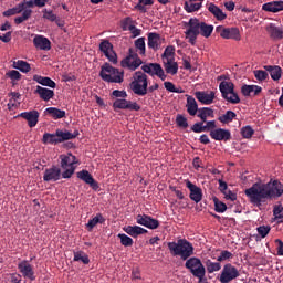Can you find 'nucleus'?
<instances>
[{
  "mask_svg": "<svg viewBox=\"0 0 283 283\" xmlns=\"http://www.w3.org/2000/svg\"><path fill=\"white\" fill-rule=\"evenodd\" d=\"M206 125H203V132H213L216 129V120H207L206 119Z\"/></svg>",
  "mask_w": 283,
  "mask_h": 283,
  "instance_id": "nucleus-60",
  "label": "nucleus"
},
{
  "mask_svg": "<svg viewBox=\"0 0 283 283\" xmlns=\"http://www.w3.org/2000/svg\"><path fill=\"white\" fill-rule=\"evenodd\" d=\"M144 74H149V76H158L160 81H167V74L159 63H148L142 66Z\"/></svg>",
  "mask_w": 283,
  "mask_h": 283,
  "instance_id": "nucleus-11",
  "label": "nucleus"
},
{
  "mask_svg": "<svg viewBox=\"0 0 283 283\" xmlns=\"http://www.w3.org/2000/svg\"><path fill=\"white\" fill-rule=\"evenodd\" d=\"M30 17H32V11L30 9H25L23 12H22V15L20 17H17L14 19V23L17 25H20V23H23V21H28V19H30Z\"/></svg>",
  "mask_w": 283,
  "mask_h": 283,
  "instance_id": "nucleus-44",
  "label": "nucleus"
},
{
  "mask_svg": "<svg viewBox=\"0 0 283 283\" xmlns=\"http://www.w3.org/2000/svg\"><path fill=\"white\" fill-rule=\"evenodd\" d=\"M240 275V271L238 268H235L231 263H227L223 265V269L219 275V282L220 283H229L233 282V280H238V276Z\"/></svg>",
  "mask_w": 283,
  "mask_h": 283,
  "instance_id": "nucleus-10",
  "label": "nucleus"
},
{
  "mask_svg": "<svg viewBox=\"0 0 283 283\" xmlns=\"http://www.w3.org/2000/svg\"><path fill=\"white\" fill-rule=\"evenodd\" d=\"M186 107L190 116H196V114H198V112L200 111V108H198V102H196V98L191 95L187 96Z\"/></svg>",
  "mask_w": 283,
  "mask_h": 283,
  "instance_id": "nucleus-31",
  "label": "nucleus"
},
{
  "mask_svg": "<svg viewBox=\"0 0 283 283\" xmlns=\"http://www.w3.org/2000/svg\"><path fill=\"white\" fill-rule=\"evenodd\" d=\"M191 132H193L195 134H202V132H205V122H199V123H195L191 126Z\"/></svg>",
  "mask_w": 283,
  "mask_h": 283,
  "instance_id": "nucleus-54",
  "label": "nucleus"
},
{
  "mask_svg": "<svg viewBox=\"0 0 283 283\" xmlns=\"http://www.w3.org/2000/svg\"><path fill=\"white\" fill-rule=\"evenodd\" d=\"M187 27L185 34L190 45H196V41L200 35L209 39L213 34V24H207V22L199 21L197 18H190Z\"/></svg>",
  "mask_w": 283,
  "mask_h": 283,
  "instance_id": "nucleus-2",
  "label": "nucleus"
},
{
  "mask_svg": "<svg viewBox=\"0 0 283 283\" xmlns=\"http://www.w3.org/2000/svg\"><path fill=\"white\" fill-rule=\"evenodd\" d=\"M283 207L282 205L275 206L273 208V216L276 218V220H283Z\"/></svg>",
  "mask_w": 283,
  "mask_h": 283,
  "instance_id": "nucleus-58",
  "label": "nucleus"
},
{
  "mask_svg": "<svg viewBox=\"0 0 283 283\" xmlns=\"http://www.w3.org/2000/svg\"><path fill=\"white\" fill-rule=\"evenodd\" d=\"M11 282L12 283H21V274H18V273L11 274Z\"/></svg>",
  "mask_w": 283,
  "mask_h": 283,
  "instance_id": "nucleus-64",
  "label": "nucleus"
},
{
  "mask_svg": "<svg viewBox=\"0 0 283 283\" xmlns=\"http://www.w3.org/2000/svg\"><path fill=\"white\" fill-rule=\"evenodd\" d=\"M213 202H214V210L217 211V213H224V211H227V203L218 200L217 197L213 198Z\"/></svg>",
  "mask_w": 283,
  "mask_h": 283,
  "instance_id": "nucleus-47",
  "label": "nucleus"
},
{
  "mask_svg": "<svg viewBox=\"0 0 283 283\" xmlns=\"http://www.w3.org/2000/svg\"><path fill=\"white\" fill-rule=\"evenodd\" d=\"M175 54H176V48L174 45H168L165 49V51L161 55V59H167V61H168L169 56H175Z\"/></svg>",
  "mask_w": 283,
  "mask_h": 283,
  "instance_id": "nucleus-52",
  "label": "nucleus"
},
{
  "mask_svg": "<svg viewBox=\"0 0 283 283\" xmlns=\"http://www.w3.org/2000/svg\"><path fill=\"white\" fill-rule=\"evenodd\" d=\"M186 187L190 191V195H189L190 200H192L196 203L201 202V200H202V188L196 186L190 180L186 181Z\"/></svg>",
  "mask_w": 283,
  "mask_h": 283,
  "instance_id": "nucleus-17",
  "label": "nucleus"
},
{
  "mask_svg": "<svg viewBox=\"0 0 283 283\" xmlns=\"http://www.w3.org/2000/svg\"><path fill=\"white\" fill-rule=\"evenodd\" d=\"M223 195L226 196L227 200H231L232 202H235V200H238V195H235V192L231 190H227L226 192H223Z\"/></svg>",
  "mask_w": 283,
  "mask_h": 283,
  "instance_id": "nucleus-61",
  "label": "nucleus"
},
{
  "mask_svg": "<svg viewBox=\"0 0 283 283\" xmlns=\"http://www.w3.org/2000/svg\"><path fill=\"white\" fill-rule=\"evenodd\" d=\"M261 93H262V86L244 84L241 87V94L243 96H251V94H254V96H258Z\"/></svg>",
  "mask_w": 283,
  "mask_h": 283,
  "instance_id": "nucleus-30",
  "label": "nucleus"
},
{
  "mask_svg": "<svg viewBox=\"0 0 283 283\" xmlns=\"http://www.w3.org/2000/svg\"><path fill=\"white\" fill-rule=\"evenodd\" d=\"M34 94H38L42 101H52L54 98V92L50 88L36 86Z\"/></svg>",
  "mask_w": 283,
  "mask_h": 283,
  "instance_id": "nucleus-26",
  "label": "nucleus"
},
{
  "mask_svg": "<svg viewBox=\"0 0 283 283\" xmlns=\"http://www.w3.org/2000/svg\"><path fill=\"white\" fill-rule=\"evenodd\" d=\"M245 197L250 205L262 210L271 200L281 198L283 195V184L277 179H270L269 182H254L250 188L244 190Z\"/></svg>",
  "mask_w": 283,
  "mask_h": 283,
  "instance_id": "nucleus-1",
  "label": "nucleus"
},
{
  "mask_svg": "<svg viewBox=\"0 0 283 283\" xmlns=\"http://www.w3.org/2000/svg\"><path fill=\"white\" fill-rule=\"evenodd\" d=\"M184 8L186 10V12H198V10H200V8H202V2L199 3H195L193 1H188L185 2Z\"/></svg>",
  "mask_w": 283,
  "mask_h": 283,
  "instance_id": "nucleus-41",
  "label": "nucleus"
},
{
  "mask_svg": "<svg viewBox=\"0 0 283 283\" xmlns=\"http://www.w3.org/2000/svg\"><path fill=\"white\" fill-rule=\"evenodd\" d=\"M43 19H46L48 21H56V14L52 10L44 9L43 10Z\"/></svg>",
  "mask_w": 283,
  "mask_h": 283,
  "instance_id": "nucleus-56",
  "label": "nucleus"
},
{
  "mask_svg": "<svg viewBox=\"0 0 283 283\" xmlns=\"http://www.w3.org/2000/svg\"><path fill=\"white\" fill-rule=\"evenodd\" d=\"M129 32L133 34V38L136 39V36H140L143 34V31L135 27H129Z\"/></svg>",
  "mask_w": 283,
  "mask_h": 283,
  "instance_id": "nucleus-63",
  "label": "nucleus"
},
{
  "mask_svg": "<svg viewBox=\"0 0 283 283\" xmlns=\"http://www.w3.org/2000/svg\"><path fill=\"white\" fill-rule=\"evenodd\" d=\"M264 70L265 72H269L272 81H280V78H282V67L279 65H265Z\"/></svg>",
  "mask_w": 283,
  "mask_h": 283,
  "instance_id": "nucleus-32",
  "label": "nucleus"
},
{
  "mask_svg": "<svg viewBox=\"0 0 283 283\" xmlns=\"http://www.w3.org/2000/svg\"><path fill=\"white\" fill-rule=\"evenodd\" d=\"M195 96L201 105H211L213 101H216V92L213 91H211L210 93H207L205 91H197L195 93Z\"/></svg>",
  "mask_w": 283,
  "mask_h": 283,
  "instance_id": "nucleus-18",
  "label": "nucleus"
},
{
  "mask_svg": "<svg viewBox=\"0 0 283 283\" xmlns=\"http://www.w3.org/2000/svg\"><path fill=\"white\" fill-rule=\"evenodd\" d=\"M213 109L210 107H201L197 113V117L200 118L202 123H207L208 118H213Z\"/></svg>",
  "mask_w": 283,
  "mask_h": 283,
  "instance_id": "nucleus-37",
  "label": "nucleus"
},
{
  "mask_svg": "<svg viewBox=\"0 0 283 283\" xmlns=\"http://www.w3.org/2000/svg\"><path fill=\"white\" fill-rule=\"evenodd\" d=\"M266 32H269L271 39L274 41H281V39H283V29L275 27L273 23L266 27Z\"/></svg>",
  "mask_w": 283,
  "mask_h": 283,
  "instance_id": "nucleus-29",
  "label": "nucleus"
},
{
  "mask_svg": "<svg viewBox=\"0 0 283 283\" xmlns=\"http://www.w3.org/2000/svg\"><path fill=\"white\" fill-rule=\"evenodd\" d=\"M147 78V74L143 73V71L134 73L129 87L136 96H147V87H149Z\"/></svg>",
  "mask_w": 283,
  "mask_h": 283,
  "instance_id": "nucleus-6",
  "label": "nucleus"
},
{
  "mask_svg": "<svg viewBox=\"0 0 283 283\" xmlns=\"http://www.w3.org/2000/svg\"><path fill=\"white\" fill-rule=\"evenodd\" d=\"M254 77L256 81H266V78H269V73L266 71L256 70L254 71Z\"/></svg>",
  "mask_w": 283,
  "mask_h": 283,
  "instance_id": "nucleus-55",
  "label": "nucleus"
},
{
  "mask_svg": "<svg viewBox=\"0 0 283 283\" xmlns=\"http://www.w3.org/2000/svg\"><path fill=\"white\" fill-rule=\"evenodd\" d=\"M137 224H140L142 227H146V229H158L160 227V221L157 219L151 218L148 214H138L136 217Z\"/></svg>",
  "mask_w": 283,
  "mask_h": 283,
  "instance_id": "nucleus-13",
  "label": "nucleus"
},
{
  "mask_svg": "<svg viewBox=\"0 0 283 283\" xmlns=\"http://www.w3.org/2000/svg\"><path fill=\"white\" fill-rule=\"evenodd\" d=\"M43 145H59V137L56 136V133H44L42 137Z\"/></svg>",
  "mask_w": 283,
  "mask_h": 283,
  "instance_id": "nucleus-39",
  "label": "nucleus"
},
{
  "mask_svg": "<svg viewBox=\"0 0 283 283\" xmlns=\"http://www.w3.org/2000/svg\"><path fill=\"white\" fill-rule=\"evenodd\" d=\"M7 76L11 78V81H19L21 78V73L17 70L9 71Z\"/></svg>",
  "mask_w": 283,
  "mask_h": 283,
  "instance_id": "nucleus-59",
  "label": "nucleus"
},
{
  "mask_svg": "<svg viewBox=\"0 0 283 283\" xmlns=\"http://www.w3.org/2000/svg\"><path fill=\"white\" fill-rule=\"evenodd\" d=\"M222 98L232 105L240 103V95L235 92V84L233 82L223 81L219 84Z\"/></svg>",
  "mask_w": 283,
  "mask_h": 283,
  "instance_id": "nucleus-8",
  "label": "nucleus"
},
{
  "mask_svg": "<svg viewBox=\"0 0 283 283\" xmlns=\"http://www.w3.org/2000/svg\"><path fill=\"white\" fill-rule=\"evenodd\" d=\"M33 81H35V83H39V85H43L44 87H51V90L56 88V82L50 77L33 75Z\"/></svg>",
  "mask_w": 283,
  "mask_h": 283,
  "instance_id": "nucleus-28",
  "label": "nucleus"
},
{
  "mask_svg": "<svg viewBox=\"0 0 283 283\" xmlns=\"http://www.w3.org/2000/svg\"><path fill=\"white\" fill-rule=\"evenodd\" d=\"M227 260H233V253L229 252V250H222L217 258V262H227Z\"/></svg>",
  "mask_w": 283,
  "mask_h": 283,
  "instance_id": "nucleus-49",
  "label": "nucleus"
},
{
  "mask_svg": "<svg viewBox=\"0 0 283 283\" xmlns=\"http://www.w3.org/2000/svg\"><path fill=\"white\" fill-rule=\"evenodd\" d=\"M210 138H212V140H223L227 143V140H231V130L224 128H216L210 132Z\"/></svg>",
  "mask_w": 283,
  "mask_h": 283,
  "instance_id": "nucleus-20",
  "label": "nucleus"
},
{
  "mask_svg": "<svg viewBox=\"0 0 283 283\" xmlns=\"http://www.w3.org/2000/svg\"><path fill=\"white\" fill-rule=\"evenodd\" d=\"M208 11L212 13L217 21H224V19H227V13L222 12V9H220V7L216 6L213 2L208 4Z\"/></svg>",
  "mask_w": 283,
  "mask_h": 283,
  "instance_id": "nucleus-27",
  "label": "nucleus"
},
{
  "mask_svg": "<svg viewBox=\"0 0 283 283\" xmlns=\"http://www.w3.org/2000/svg\"><path fill=\"white\" fill-rule=\"evenodd\" d=\"M60 167L64 169L62 172V178H70L71 176H74V172L76 171V166L78 165V159H76V156L72 155V153L60 155Z\"/></svg>",
  "mask_w": 283,
  "mask_h": 283,
  "instance_id": "nucleus-7",
  "label": "nucleus"
},
{
  "mask_svg": "<svg viewBox=\"0 0 283 283\" xmlns=\"http://www.w3.org/2000/svg\"><path fill=\"white\" fill-rule=\"evenodd\" d=\"M96 224H105V217L102 213H97L93 219H90L86 223L87 231H94Z\"/></svg>",
  "mask_w": 283,
  "mask_h": 283,
  "instance_id": "nucleus-36",
  "label": "nucleus"
},
{
  "mask_svg": "<svg viewBox=\"0 0 283 283\" xmlns=\"http://www.w3.org/2000/svg\"><path fill=\"white\" fill-rule=\"evenodd\" d=\"M112 96L117 98L113 103V109L115 112L117 109H129V112H140V106L138 105V103L127 99V91L115 90L112 92Z\"/></svg>",
  "mask_w": 283,
  "mask_h": 283,
  "instance_id": "nucleus-4",
  "label": "nucleus"
},
{
  "mask_svg": "<svg viewBox=\"0 0 283 283\" xmlns=\"http://www.w3.org/2000/svg\"><path fill=\"white\" fill-rule=\"evenodd\" d=\"M145 6H154V0H139L138 3L135 6V9L139 10V12H147Z\"/></svg>",
  "mask_w": 283,
  "mask_h": 283,
  "instance_id": "nucleus-48",
  "label": "nucleus"
},
{
  "mask_svg": "<svg viewBox=\"0 0 283 283\" xmlns=\"http://www.w3.org/2000/svg\"><path fill=\"white\" fill-rule=\"evenodd\" d=\"M99 51L104 53L109 63L116 65L118 63V55L114 51V44L109 40H102L99 43Z\"/></svg>",
  "mask_w": 283,
  "mask_h": 283,
  "instance_id": "nucleus-12",
  "label": "nucleus"
},
{
  "mask_svg": "<svg viewBox=\"0 0 283 283\" xmlns=\"http://www.w3.org/2000/svg\"><path fill=\"white\" fill-rule=\"evenodd\" d=\"M99 76L105 83H123L125 81V73L107 62L102 65Z\"/></svg>",
  "mask_w": 283,
  "mask_h": 283,
  "instance_id": "nucleus-5",
  "label": "nucleus"
},
{
  "mask_svg": "<svg viewBox=\"0 0 283 283\" xmlns=\"http://www.w3.org/2000/svg\"><path fill=\"white\" fill-rule=\"evenodd\" d=\"M57 142L59 144L65 143V140H74V138H78L81 136V133L75 129L73 133L66 130V129H56L55 130Z\"/></svg>",
  "mask_w": 283,
  "mask_h": 283,
  "instance_id": "nucleus-19",
  "label": "nucleus"
},
{
  "mask_svg": "<svg viewBox=\"0 0 283 283\" xmlns=\"http://www.w3.org/2000/svg\"><path fill=\"white\" fill-rule=\"evenodd\" d=\"M123 230L125 233L130 235V238H138V235H145V233H148L147 229L140 226H127L124 227Z\"/></svg>",
  "mask_w": 283,
  "mask_h": 283,
  "instance_id": "nucleus-25",
  "label": "nucleus"
},
{
  "mask_svg": "<svg viewBox=\"0 0 283 283\" xmlns=\"http://www.w3.org/2000/svg\"><path fill=\"white\" fill-rule=\"evenodd\" d=\"M20 118H24V120H27L29 127H36V125L39 124V111H30V112H23L20 115Z\"/></svg>",
  "mask_w": 283,
  "mask_h": 283,
  "instance_id": "nucleus-21",
  "label": "nucleus"
},
{
  "mask_svg": "<svg viewBox=\"0 0 283 283\" xmlns=\"http://www.w3.org/2000/svg\"><path fill=\"white\" fill-rule=\"evenodd\" d=\"M206 268L208 273H216L217 271H220V269H222V264H220V261L212 262L211 260H207Z\"/></svg>",
  "mask_w": 283,
  "mask_h": 283,
  "instance_id": "nucleus-42",
  "label": "nucleus"
},
{
  "mask_svg": "<svg viewBox=\"0 0 283 283\" xmlns=\"http://www.w3.org/2000/svg\"><path fill=\"white\" fill-rule=\"evenodd\" d=\"M222 34L223 39H233L234 41H240V29L235 27L226 28Z\"/></svg>",
  "mask_w": 283,
  "mask_h": 283,
  "instance_id": "nucleus-34",
  "label": "nucleus"
},
{
  "mask_svg": "<svg viewBox=\"0 0 283 283\" xmlns=\"http://www.w3.org/2000/svg\"><path fill=\"white\" fill-rule=\"evenodd\" d=\"M134 20L130 17L125 18L122 21V28L123 30H129V28H134Z\"/></svg>",
  "mask_w": 283,
  "mask_h": 283,
  "instance_id": "nucleus-57",
  "label": "nucleus"
},
{
  "mask_svg": "<svg viewBox=\"0 0 283 283\" xmlns=\"http://www.w3.org/2000/svg\"><path fill=\"white\" fill-rule=\"evenodd\" d=\"M255 134V130L251 126H244L241 128V136L243 138H253V135Z\"/></svg>",
  "mask_w": 283,
  "mask_h": 283,
  "instance_id": "nucleus-50",
  "label": "nucleus"
},
{
  "mask_svg": "<svg viewBox=\"0 0 283 283\" xmlns=\"http://www.w3.org/2000/svg\"><path fill=\"white\" fill-rule=\"evenodd\" d=\"M176 125L177 127H179L180 129H187V127H189V122L187 119V117H185L181 114H178L176 116Z\"/></svg>",
  "mask_w": 283,
  "mask_h": 283,
  "instance_id": "nucleus-43",
  "label": "nucleus"
},
{
  "mask_svg": "<svg viewBox=\"0 0 283 283\" xmlns=\"http://www.w3.org/2000/svg\"><path fill=\"white\" fill-rule=\"evenodd\" d=\"M256 231L261 238H266L271 233V226H260Z\"/></svg>",
  "mask_w": 283,
  "mask_h": 283,
  "instance_id": "nucleus-51",
  "label": "nucleus"
},
{
  "mask_svg": "<svg viewBox=\"0 0 283 283\" xmlns=\"http://www.w3.org/2000/svg\"><path fill=\"white\" fill-rule=\"evenodd\" d=\"M76 176L80 180H83V182L90 185L93 191H98L101 189L98 181L94 180V177L92 176V174H90V171L81 170L76 174Z\"/></svg>",
  "mask_w": 283,
  "mask_h": 283,
  "instance_id": "nucleus-15",
  "label": "nucleus"
},
{
  "mask_svg": "<svg viewBox=\"0 0 283 283\" xmlns=\"http://www.w3.org/2000/svg\"><path fill=\"white\" fill-rule=\"evenodd\" d=\"M262 10L264 12H273L274 14L277 13L276 7H275V1L266 2L262 6Z\"/></svg>",
  "mask_w": 283,
  "mask_h": 283,
  "instance_id": "nucleus-53",
  "label": "nucleus"
},
{
  "mask_svg": "<svg viewBox=\"0 0 283 283\" xmlns=\"http://www.w3.org/2000/svg\"><path fill=\"white\" fill-rule=\"evenodd\" d=\"M13 67L15 70H20V72H23V74H28V72H30L32 70V67L30 66V63H28L23 60H18V61L13 62Z\"/></svg>",
  "mask_w": 283,
  "mask_h": 283,
  "instance_id": "nucleus-40",
  "label": "nucleus"
},
{
  "mask_svg": "<svg viewBox=\"0 0 283 283\" xmlns=\"http://www.w3.org/2000/svg\"><path fill=\"white\" fill-rule=\"evenodd\" d=\"M143 63V60L137 57L126 56L124 60H122L120 65L122 67H127L128 70H132L133 72L138 70V66Z\"/></svg>",
  "mask_w": 283,
  "mask_h": 283,
  "instance_id": "nucleus-24",
  "label": "nucleus"
},
{
  "mask_svg": "<svg viewBox=\"0 0 283 283\" xmlns=\"http://www.w3.org/2000/svg\"><path fill=\"white\" fill-rule=\"evenodd\" d=\"M274 243L277 244L276 254L283 256V241H281L280 239H275Z\"/></svg>",
  "mask_w": 283,
  "mask_h": 283,
  "instance_id": "nucleus-62",
  "label": "nucleus"
},
{
  "mask_svg": "<svg viewBox=\"0 0 283 283\" xmlns=\"http://www.w3.org/2000/svg\"><path fill=\"white\" fill-rule=\"evenodd\" d=\"M135 48L139 51L140 56H145L146 46H145V38H139L135 41Z\"/></svg>",
  "mask_w": 283,
  "mask_h": 283,
  "instance_id": "nucleus-45",
  "label": "nucleus"
},
{
  "mask_svg": "<svg viewBox=\"0 0 283 283\" xmlns=\"http://www.w3.org/2000/svg\"><path fill=\"white\" fill-rule=\"evenodd\" d=\"M237 114L233 111H227L226 114L218 117L219 123L223 125H229V123H233L234 118H237Z\"/></svg>",
  "mask_w": 283,
  "mask_h": 283,
  "instance_id": "nucleus-38",
  "label": "nucleus"
},
{
  "mask_svg": "<svg viewBox=\"0 0 283 283\" xmlns=\"http://www.w3.org/2000/svg\"><path fill=\"white\" fill-rule=\"evenodd\" d=\"M186 269H189L190 273L193 277H197L199 282L205 280V275H207V270L202 264V261L199 258L192 256L188 259L185 263Z\"/></svg>",
  "mask_w": 283,
  "mask_h": 283,
  "instance_id": "nucleus-9",
  "label": "nucleus"
},
{
  "mask_svg": "<svg viewBox=\"0 0 283 283\" xmlns=\"http://www.w3.org/2000/svg\"><path fill=\"white\" fill-rule=\"evenodd\" d=\"M168 249L171 255L179 256L181 260H189L193 255V244L187 239H179L172 242H168Z\"/></svg>",
  "mask_w": 283,
  "mask_h": 283,
  "instance_id": "nucleus-3",
  "label": "nucleus"
},
{
  "mask_svg": "<svg viewBox=\"0 0 283 283\" xmlns=\"http://www.w3.org/2000/svg\"><path fill=\"white\" fill-rule=\"evenodd\" d=\"M117 238H119L120 240V244L123 247H133L134 245V239H132V237H128L127 234L123 233V234H118Z\"/></svg>",
  "mask_w": 283,
  "mask_h": 283,
  "instance_id": "nucleus-46",
  "label": "nucleus"
},
{
  "mask_svg": "<svg viewBox=\"0 0 283 283\" xmlns=\"http://www.w3.org/2000/svg\"><path fill=\"white\" fill-rule=\"evenodd\" d=\"M33 45L36 50H52V42L43 35H35L33 39Z\"/></svg>",
  "mask_w": 283,
  "mask_h": 283,
  "instance_id": "nucleus-22",
  "label": "nucleus"
},
{
  "mask_svg": "<svg viewBox=\"0 0 283 283\" xmlns=\"http://www.w3.org/2000/svg\"><path fill=\"white\" fill-rule=\"evenodd\" d=\"M61 168L56 166H52L51 168L45 169L44 175H43V180L44 182H56L61 180Z\"/></svg>",
  "mask_w": 283,
  "mask_h": 283,
  "instance_id": "nucleus-16",
  "label": "nucleus"
},
{
  "mask_svg": "<svg viewBox=\"0 0 283 283\" xmlns=\"http://www.w3.org/2000/svg\"><path fill=\"white\" fill-rule=\"evenodd\" d=\"M44 114H49L53 120H60V118H65L66 113L56 107H49L44 111Z\"/></svg>",
  "mask_w": 283,
  "mask_h": 283,
  "instance_id": "nucleus-33",
  "label": "nucleus"
},
{
  "mask_svg": "<svg viewBox=\"0 0 283 283\" xmlns=\"http://www.w3.org/2000/svg\"><path fill=\"white\" fill-rule=\"evenodd\" d=\"M164 67L166 74H171V76L178 74V62H174V59H168L167 62H164Z\"/></svg>",
  "mask_w": 283,
  "mask_h": 283,
  "instance_id": "nucleus-35",
  "label": "nucleus"
},
{
  "mask_svg": "<svg viewBox=\"0 0 283 283\" xmlns=\"http://www.w3.org/2000/svg\"><path fill=\"white\" fill-rule=\"evenodd\" d=\"M160 45H163V38L160 34L156 32L148 33V48L156 52L157 50H160Z\"/></svg>",
  "mask_w": 283,
  "mask_h": 283,
  "instance_id": "nucleus-23",
  "label": "nucleus"
},
{
  "mask_svg": "<svg viewBox=\"0 0 283 283\" xmlns=\"http://www.w3.org/2000/svg\"><path fill=\"white\" fill-rule=\"evenodd\" d=\"M18 269L25 280H30L31 282H34V280H36V276L34 275V268L32 266V264H30V262L25 260L21 261L18 264Z\"/></svg>",
  "mask_w": 283,
  "mask_h": 283,
  "instance_id": "nucleus-14",
  "label": "nucleus"
}]
</instances>
